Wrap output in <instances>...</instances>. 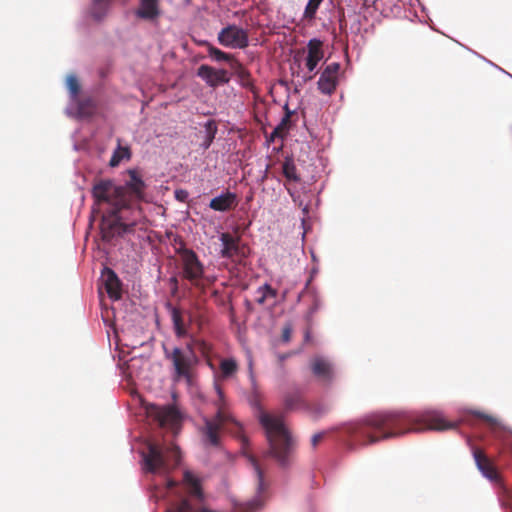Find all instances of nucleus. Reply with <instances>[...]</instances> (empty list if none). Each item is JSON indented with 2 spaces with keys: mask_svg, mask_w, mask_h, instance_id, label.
Instances as JSON below:
<instances>
[{
  "mask_svg": "<svg viewBox=\"0 0 512 512\" xmlns=\"http://www.w3.org/2000/svg\"><path fill=\"white\" fill-rule=\"evenodd\" d=\"M127 174L129 179L123 185L101 179L92 187L94 202L103 213L100 231L106 242L131 232L145 218L140 204L146 184L136 169H129Z\"/></svg>",
  "mask_w": 512,
  "mask_h": 512,
  "instance_id": "obj_1",
  "label": "nucleus"
},
{
  "mask_svg": "<svg viewBox=\"0 0 512 512\" xmlns=\"http://www.w3.org/2000/svg\"><path fill=\"white\" fill-rule=\"evenodd\" d=\"M455 427V423L446 420L437 411L424 413L395 411L368 415L361 421L349 424L345 433L349 438L347 447L353 450L358 445L374 444L410 431H443Z\"/></svg>",
  "mask_w": 512,
  "mask_h": 512,
  "instance_id": "obj_2",
  "label": "nucleus"
},
{
  "mask_svg": "<svg viewBox=\"0 0 512 512\" xmlns=\"http://www.w3.org/2000/svg\"><path fill=\"white\" fill-rule=\"evenodd\" d=\"M259 421L266 430L269 454L277 460L279 465L287 466L292 448L291 437L284 425L283 417L260 411Z\"/></svg>",
  "mask_w": 512,
  "mask_h": 512,
  "instance_id": "obj_3",
  "label": "nucleus"
},
{
  "mask_svg": "<svg viewBox=\"0 0 512 512\" xmlns=\"http://www.w3.org/2000/svg\"><path fill=\"white\" fill-rule=\"evenodd\" d=\"M217 399L214 401L216 413L213 417H203V425L199 428L201 440L205 446L218 447L221 444L222 432L229 424L238 425L229 411L222 388L215 384Z\"/></svg>",
  "mask_w": 512,
  "mask_h": 512,
  "instance_id": "obj_4",
  "label": "nucleus"
},
{
  "mask_svg": "<svg viewBox=\"0 0 512 512\" xmlns=\"http://www.w3.org/2000/svg\"><path fill=\"white\" fill-rule=\"evenodd\" d=\"M142 469L146 473L167 475L175 469L181 459L177 446H167L155 442H147L146 450L141 451Z\"/></svg>",
  "mask_w": 512,
  "mask_h": 512,
  "instance_id": "obj_5",
  "label": "nucleus"
},
{
  "mask_svg": "<svg viewBox=\"0 0 512 512\" xmlns=\"http://www.w3.org/2000/svg\"><path fill=\"white\" fill-rule=\"evenodd\" d=\"M164 354L165 358L168 359L173 366L174 379L190 381L193 370L198 364V357L195 354L192 343H188L185 350L180 347H173L172 349L164 347Z\"/></svg>",
  "mask_w": 512,
  "mask_h": 512,
  "instance_id": "obj_6",
  "label": "nucleus"
},
{
  "mask_svg": "<svg viewBox=\"0 0 512 512\" xmlns=\"http://www.w3.org/2000/svg\"><path fill=\"white\" fill-rule=\"evenodd\" d=\"M183 278L198 288H203L200 281L204 275V266L197 254L191 249H185L181 253Z\"/></svg>",
  "mask_w": 512,
  "mask_h": 512,
  "instance_id": "obj_7",
  "label": "nucleus"
},
{
  "mask_svg": "<svg viewBox=\"0 0 512 512\" xmlns=\"http://www.w3.org/2000/svg\"><path fill=\"white\" fill-rule=\"evenodd\" d=\"M147 415L161 427L176 428L180 422V415L172 406L159 407L154 404L146 406Z\"/></svg>",
  "mask_w": 512,
  "mask_h": 512,
  "instance_id": "obj_8",
  "label": "nucleus"
},
{
  "mask_svg": "<svg viewBox=\"0 0 512 512\" xmlns=\"http://www.w3.org/2000/svg\"><path fill=\"white\" fill-rule=\"evenodd\" d=\"M218 41L225 47L240 49L246 48L249 43L247 31L236 25L223 28L218 34Z\"/></svg>",
  "mask_w": 512,
  "mask_h": 512,
  "instance_id": "obj_9",
  "label": "nucleus"
},
{
  "mask_svg": "<svg viewBox=\"0 0 512 512\" xmlns=\"http://www.w3.org/2000/svg\"><path fill=\"white\" fill-rule=\"evenodd\" d=\"M197 76L212 88L228 84L231 79V74L227 70L216 69L206 64L198 68Z\"/></svg>",
  "mask_w": 512,
  "mask_h": 512,
  "instance_id": "obj_10",
  "label": "nucleus"
},
{
  "mask_svg": "<svg viewBox=\"0 0 512 512\" xmlns=\"http://www.w3.org/2000/svg\"><path fill=\"white\" fill-rule=\"evenodd\" d=\"M339 70L340 64L337 62L330 63L324 68L317 83L323 94L331 95L336 90Z\"/></svg>",
  "mask_w": 512,
  "mask_h": 512,
  "instance_id": "obj_11",
  "label": "nucleus"
},
{
  "mask_svg": "<svg viewBox=\"0 0 512 512\" xmlns=\"http://www.w3.org/2000/svg\"><path fill=\"white\" fill-rule=\"evenodd\" d=\"M310 368L313 375L323 385H329L334 380V367L329 360L316 356L311 360Z\"/></svg>",
  "mask_w": 512,
  "mask_h": 512,
  "instance_id": "obj_12",
  "label": "nucleus"
},
{
  "mask_svg": "<svg viewBox=\"0 0 512 512\" xmlns=\"http://www.w3.org/2000/svg\"><path fill=\"white\" fill-rule=\"evenodd\" d=\"M473 457L477 468L481 471V473L493 482H499L500 476L495 468L492 460L485 454V452L477 447L473 448Z\"/></svg>",
  "mask_w": 512,
  "mask_h": 512,
  "instance_id": "obj_13",
  "label": "nucleus"
},
{
  "mask_svg": "<svg viewBox=\"0 0 512 512\" xmlns=\"http://www.w3.org/2000/svg\"><path fill=\"white\" fill-rule=\"evenodd\" d=\"M222 242V250L220 252L223 258L233 259L235 257L244 256L243 248L239 245V238L225 232L220 235Z\"/></svg>",
  "mask_w": 512,
  "mask_h": 512,
  "instance_id": "obj_14",
  "label": "nucleus"
},
{
  "mask_svg": "<svg viewBox=\"0 0 512 512\" xmlns=\"http://www.w3.org/2000/svg\"><path fill=\"white\" fill-rule=\"evenodd\" d=\"M161 0H139V6L135 11L138 18L154 21L161 15Z\"/></svg>",
  "mask_w": 512,
  "mask_h": 512,
  "instance_id": "obj_15",
  "label": "nucleus"
},
{
  "mask_svg": "<svg viewBox=\"0 0 512 512\" xmlns=\"http://www.w3.org/2000/svg\"><path fill=\"white\" fill-rule=\"evenodd\" d=\"M238 205L237 195L230 191L220 194L210 200L209 207L218 212L234 210Z\"/></svg>",
  "mask_w": 512,
  "mask_h": 512,
  "instance_id": "obj_16",
  "label": "nucleus"
},
{
  "mask_svg": "<svg viewBox=\"0 0 512 512\" xmlns=\"http://www.w3.org/2000/svg\"><path fill=\"white\" fill-rule=\"evenodd\" d=\"M102 280L107 294L111 299L118 300L121 298V282L117 274L108 267L102 270Z\"/></svg>",
  "mask_w": 512,
  "mask_h": 512,
  "instance_id": "obj_17",
  "label": "nucleus"
},
{
  "mask_svg": "<svg viewBox=\"0 0 512 512\" xmlns=\"http://www.w3.org/2000/svg\"><path fill=\"white\" fill-rule=\"evenodd\" d=\"M323 42L317 38H313L309 40L307 44V57H306V67L309 72H312L317 67L318 63L324 57V51L322 49Z\"/></svg>",
  "mask_w": 512,
  "mask_h": 512,
  "instance_id": "obj_18",
  "label": "nucleus"
},
{
  "mask_svg": "<svg viewBox=\"0 0 512 512\" xmlns=\"http://www.w3.org/2000/svg\"><path fill=\"white\" fill-rule=\"evenodd\" d=\"M283 405L286 412L294 411L297 409H304L306 401L303 398V393L299 389L287 391L283 395Z\"/></svg>",
  "mask_w": 512,
  "mask_h": 512,
  "instance_id": "obj_19",
  "label": "nucleus"
},
{
  "mask_svg": "<svg viewBox=\"0 0 512 512\" xmlns=\"http://www.w3.org/2000/svg\"><path fill=\"white\" fill-rule=\"evenodd\" d=\"M468 414L482 421L492 432L504 430V425L499 418L480 410H468Z\"/></svg>",
  "mask_w": 512,
  "mask_h": 512,
  "instance_id": "obj_20",
  "label": "nucleus"
},
{
  "mask_svg": "<svg viewBox=\"0 0 512 512\" xmlns=\"http://www.w3.org/2000/svg\"><path fill=\"white\" fill-rule=\"evenodd\" d=\"M233 74L238 78L241 86L249 88L252 86V77L250 72L237 60L230 64Z\"/></svg>",
  "mask_w": 512,
  "mask_h": 512,
  "instance_id": "obj_21",
  "label": "nucleus"
},
{
  "mask_svg": "<svg viewBox=\"0 0 512 512\" xmlns=\"http://www.w3.org/2000/svg\"><path fill=\"white\" fill-rule=\"evenodd\" d=\"M117 143V148L114 150L109 161L111 167H117L123 160H129L131 158L129 146H122L120 139H117Z\"/></svg>",
  "mask_w": 512,
  "mask_h": 512,
  "instance_id": "obj_22",
  "label": "nucleus"
},
{
  "mask_svg": "<svg viewBox=\"0 0 512 512\" xmlns=\"http://www.w3.org/2000/svg\"><path fill=\"white\" fill-rule=\"evenodd\" d=\"M171 318L176 336L179 338L187 336V328L180 309L171 307Z\"/></svg>",
  "mask_w": 512,
  "mask_h": 512,
  "instance_id": "obj_23",
  "label": "nucleus"
},
{
  "mask_svg": "<svg viewBox=\"0 0 512 512\" xmlns=\"http://www.w3.org/2000/svg\"><path fill=\"white\" fill-rule=\"evenodd\" d=\"M291 112L286 108V114L280 121V123L272 131L269 141H274L275 138L283 139L289 130Z\"/></svg>",
  "mask_w": 512,
  "mask_h": 512,
  "instance_id": "obj_24",
  "label": "nucleus"
},
{
  "mask_svg": "<svg viewBox=\"0 0 512 512\" xmlns=\"http://www.w3.org/2000/svg\"><path fill=\"white\" fill-rule=\"evenodd\" d=\"M184 482L188 486L189 493L197 498L202 497V488L199 479L190 471L184 472Z\"/></svg>",
  "mask_w": 512,
  "mask_h": 512,
  "instance_id": "obj_25",
  "label": "nucleus"
},
{
  "mask_svg": "<svg viewBox=\"0 0 512 512\" xmlns=\"http://www.w3.org/2000/svg\"><path fill=\"white\" fill-rule=\"evenodd\" d=\"M109 5V0H93V5L91 8V14L93 18L96 20L103 19L109 9Z\"/></svg>",
  "mask_w": 512,
  "mask_h": 512,
  "instance_id": "obj_26",
  "label": "nucleus"
},
{
  "mask_svg": "<svg viewBox=\"0 0 512 512\" xmlns=\"http://www.w3.org/2000/svg\"><path fill=\"white\" fill-rule=\"evenodd\" d=\"M248 458H249L251 465L254 468V471H255V474L257 477V493L260 495L267 488L265 481H264V473H263L262 469L260 468L257 459L254 456L250 455Z\"/></svg>",
  "mask_w": 512,
  "mask_h": 512,
  "instance_id": "obj_27",
  "label": "nucleus"
},
{
  "mask_svg": "<svg viewBox=\"0 0 512 512\" xmlns=\"http://www.w3.org/2000/svg\"><path fill=\"white\" fill-rule=\"evenodd\" d=\"M256 293L258 294L256 302L260 305H263L267 298H275L277 296V291L267 283L260 286Z\"/></svg>",
  "mask_w": 512,
  "mask_h": 512,
  "instance_id": "obj_28",
  "label": "nucleus"
},
{
  "mask_svg": "<svg viewBox=\"0 0 512 512\" xmlns=\"http://www.w3.org/2000/svg\"><path fill=\"white\" fill-rule=\"evenodd\" d=\"M238 369L237 362L232 359H223L220 363V370L223 375V377L227 378L232 376Z\"/></svg>",
  "mask_w": 512,
  "mask_h": 512,
  "instance_id": "obj_29",
  "label": "nucleus"
},
{
  "mask_svg": "<svg viewBox=\"0 0 512 512\" xmlns=\"http://www.w3.org/2000/svg\"><path fill=\"white\" fill-rule=\"evenodd\" d=\"M305 411H307V413L314 419H318L320 418L321 416H323L327 411H328V408L323 405V404H319V403H316V404H308L306 402V406L304 407Z\"/></svg>",
  "mask_w": 512,
  "mask_h": 512,
  "instance_id": "obj_30",
  "label": "nucleus"
},
{
  "mask_svg": "<svg viewBox=\"0 0 512 512\" xmlns=\"http://www.w3.org/2000/svg\"><path fill=\"white\" fill-rule=\"evenodd\" d=\"M208 53L214 60H216L218 62L227 61V62H230V64H231L232 61H235V59H233V56L231 54L225 53L222 50H220L210 44H208Z\"/></svg>",
  "mask_w": 512,
  "mask_h": 512,
  "instance_id": "obj_31",
  "label": "nucleus"
},
{
  "mask_svg": "<svg viewBox=\"0 0 512 512\" xmlns=\"http://www.w3.org/2000/svg\"><path fill=\"white\" fill-rule=\"evenodd\" d=\"M283 174L284 176L293 182H298L300 180L297 172H296V166L291 160H286L283 163Z\"/></svg>",
  "mask_w": 512,
  "mask_h": 512,
  "instance_id": "obj_32",
  "label": "nucleus"
},
{
  "mask_svg": "<svg viewBox=\"0 0 512 512\" xmlns=\"http://www.w3.org/2000/svg\"><path fill=\"white\" fill-rule=\"evenodd\" d=\"M323 0H309L304 11V17L307 19H313L316 12Z\"/></svg>",
  "mask_w": 512,
  "mask_h": 512,
  "instance_id": "obj_33",
  "label": "nucleus"
},
{
  "mask_svg": "<svg viewBox=\"0 0 512 512\" xmlns=\"http://www.w3.org/2000/svg\"><path fill=\"white\" fill-rule=\"evenodd\" d=\"M205 127H206V132H207V139L204 143V146H205V148H208L215 138V135L217 132V126L213 120H209L205 124Z\"/></svg>",
  "mask_w": 512,
  "mask_h": 512,
  "instance_id": "obj_34",
  "label": "nucleus"
},
{
  "mask_svg": "<svg viewBox=\"0 0 512 512\" xmlns=\"http://www.w3.org/2000/svg\"><path fill=\"white\" fill-rule=\"evenodd\" d=\"M66 86L68 90L71 93V96L73 98L77 97L79 91H80V84L78 82V79L74 75H69L66 79Z\"/></svg>",
  "mask_w": 512,
  "mask_h": 512,
  "instance_id": "obj_35",
  "label": "nucleus"
},
{
  "mask_svg": "<svg viewBox=\"0 0 512 512\" xmlns=\"http://www.w3.org/2000/svg\"><path fill=\"white\" fill-rule=\"evenodd\" d=\"M203 356H209L212 346L204 340H194L193 344Z\"/></svg>",
  "mask_w": 512,
  "mask_h": 512,
  "instance_id": "obj_36",
  "label": "nucleus"
},
{
  "mask_svg": "<svg viewBox=\"0 0 512 512\" xmlns=\"http://www.w3.org/2000/svg\"><path fill=\"white\" fill-rule=\"evenodd\" d=\"M320 308V300L314 296L313 298V304L312 306L309 308L308 312H307V319L308 321L311 320V318L313 317V315L316 313V311Z\"/></svg>",
  "mask_w": 512,
  "mask_h": 512,
  "instance_id": "obj_37",
  "label": "nucleus"
},
{
  "mask_svg": "<svg viewBox=\"0 0 512 512\" xmlns=\"http://www.w3.org/2000/svg\"><path fill=\"white\" fill-rule=\"evenodd\" d=\"M292 325L291 324H286L283 329H282V341L283 342H289L291 340V336H292Z\"/></svg>",
  "mask_w": 512,
  "mask_h": 512,
  "instance_id": "obj_38",
  "label": "nucleus"
},
{
  "mask_svg": "<svg viewBox=\"0 0 512 512\" xmlns=\"http://www.w3.org/2000/svg\"><path fill=\"white\" fill-rule=\"evenodd\" d=\"M261 504H262L261 500L259 498H256L246 504L245 510H246V512H252V511L256 510L258 507H260Z\"/></svg>",
  "mask_w": 512,
  "mask_h": 512,
  "instance_id": "obj_39",
  "label": "nucleus"
},
{
  "mask_svg": "<svg viewBox=\"0 0 512 512\" xmlns=\"http://www.w3.org/2000/svg\"><path fill=\"white\" fill-rule=\"evenodd\" d=\"M189 193L186 190L179 189L175 191V198L180 202H186L188 199Z\"/></svg>",
  "mask_w": 512,
  "mask_h": 512,
  "instance_id": "obj_40",
  "label": "nucleus"
},
{
  "mask_svg": "<svg viewBox=\"0 0 512 512\" xmlns=\"http://www.w3.org/2000/svg\"><path fill=\"white\" fill-rule=\"evenodd\" d=\"M323 437V432L314 434L311 439L312 446L316 447L319 444V442L323 439Z\"/></svg>",
  "mask_w": 512,
  "mask_h": 512,
  "instance_id": "obj_41",
  "label": "nucleus"
},
{
  "mask_svg": "<svg viewBox=\"0 0 512 512\" xmlns=\"http://www.w3.org/2000/svg\"><path fill=\"white\" fill-rule=\"evenodd\" d=\"M170 282L174 285V291L173 292L177 291V288H178V280H177V278L176 277H172L170 279Z\"/></svg>",
  "mask_w": 512,
  "mask_h": 512,
  "instance_id": "obj_42",
  "label": "nucleus"
},
{
  "mask_svg": "<svg viewBox=\"0 0 512 512\" xmlns=\"http://www.w3.org/2000/svg\"><path fill=\"white\" fill-rule=\"evenodd\" d=\"M308 285H309V281L306 283V287L305 289L299 294L298 296V301L301 300V297L303 296V294L305 293V291L308 289Z\"/></svg>",
  "mask_w": 512,
  "mask_h": 512,
  "instance_id": "obj_43",
  "label": "nucleus"
},
{
  "mask_svg": "<svg viewBox=\"0 0 512 512\" xmlns=\"http://www.w3.org/2000/svg\"><path fill=\"white\" fill-rule=\"evenodd\" d=\"M175 485H176V483H175L174 481H172V480H169V481H168V487H169V488H172V487H174Z\"/></svg>",
  "mask_w": 512,
  "mask_h": 512,
  "instance_id": "obj_44",
  "label": "nucleus"
},
{
  "mask_svg": "<svg viewBox=\"0 0 512 512\" xmlns=\"http://www.w3.org/2000/svg\"><path fill=\"white\" fill-rule=\"evenodd\" d=\"M309 339H310V333H309V331H306V333H305V341H309Z\"/></svg>",
  "mask_w": 512,
  "mask_h": 512,
  "instance_id": "obj_45",
  "label": "nucleus"
}]
</instances>
